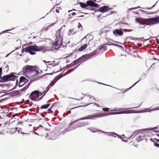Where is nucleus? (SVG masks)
Listing matches in <instances>:
<instances>
[{
  "instance_id": "obj_1",
  "label": "nucleus",
  "mask_w": 159,
  "mask_h": 159,
  "mask_svg": "<svg viewBox=\"0 0 159 159\" xmlns=\"http://www.w3.org/2000/svg\"><path fill=\"white\" fill-rule=\"evenodd\" d=\"M46 48L44 46H38L36 44L34 45H30L27 47L23 48L21 52L22 54L25 52H29L30 54L34 55L36 54L35 52L43 51V52L47 51Z\"/></svg>"
},
{
  "instance_id": "obj_2",
  "label": "nucleus",
  "mask_w": 159,
  "mask_h": 159,
  "mask_svg": "<svg viewBox=\"0 0 159 159\" xmlns=\"http://www.w3.org/2000/svg\"><path fill=\"white\" fill-rule=\"evenodd\" d=\"M56 38L54 42L52 43V49H48V51H56L60 48L63 44V38L60 35V32H56L55 34Z\"/></svg>"
},
{
  "instance_id": "obj_3",
  "label": "nucleus",
  "mask_w": 159,
  "mask_h": 159,
  "mask_svg": "<svg viewBox=\"0 0 159 159\" xmlns=\"http://www.w3.org/2000/svg\"><path fill=\"white\" fill-rule=\"evenodd\" d=\"M97 51V50H95L92 52L90 53L89 54H86V55H82L81 57L72 62L71 63V65L72 66H73L80 62H81L80 63L81 64L87 59L95 55L97 53V52H96Z\"/></svg>"
},
{
  "instance_id": "obj_4",
  "label": "nucleus",
  "mask_w": 159,
  "mask_h": 159,
  "mask_svg": "<svg viewBox=\"0 0 159 159\" xmlns=\"http://www.w3.org/2000/svg\"><path fill=\"white\" fill-rule=\"evenodd\" d=\"M103 116L102 115H96V114L89 115L84 117H83L77 120H74L73 122H71V123H70V126H72L73 125V124L74 123H76L79 120L86 119L94 120L95 119V118H96L102 117V116Z\"/></svg>"
},
{
  "instance_id": "obj_5",
  "label": "nucleus",
  "mask_w": 159,
  "mask_h": 159,
  "mask_svg": "<svg viewBox=\"0 0 159 159\" xmlns=\"http://www.w3.org/2000/svg\"><path fill=\"white\" fill-rule=\"evenodd\" d=\"M30 66L29 65H27L24 66L23 68V70L24 72H27L28 71H31L33 72H35L34 74L32 75L31 76V77H34L35 76H36L38 75L39 74V71L36 70L37 68L38 69V68L37 67H34V66L32 67V70H30L29 69Z\"/></svg>"
},
{
  "instance_id": "obj_6",
  "label": "nucleus",
  "mask_w": 159,
  "mask_h": 159,
  "mask_svg": "<svg viewBox=\"0 0 159 159\" xmlns=\"http://www.w3.org/2000/svg\"><path fill=\"white\" fill-rule=\"evenodd\" d=\"M148 19H144L142 18H136L135 20L136 23H138L140 25H151L152 23H149V21L148 20Z\"/></svg>"
},
{
  "instance_id": "obj_7",
  "label": "nucleus",
  "mask_w": 159,
  "mask_h": 159,
  "mask_svg": "<svg viewBox=\"0 0 159 159\" xmlns=\"http://www.w3.org/2000/svg\"><path fill=\"white\" fill-rule=\"evenodd\" d=\"M39 90H34L31 93L29 98L32 101H37V99L39 97Z\"/></svg>"
},
{
  "instance_id": "obj_8",
  "label": "nucleus",
  "mask_w": 159,
  "mask_h": 159,
  "mask_svg": "<svg viewBox=\"0 0 159 159\" xmlns=\"http://www.w3.org/2000/svg\"><path fill=\"white\" fill-rule=\"evenodd\" d=\"M157 128V127L152 128H148L147 129H144L142 130H136L134 131L132 135L128 139H130V138L133 137L135 135V136L137 135L138 134L139 135V134L140 133V131H153Z\"/></svg>"
},
{
  "instance_id": "obj_9",
  "label": "nucleus",
  "mask_w": 159,
  "mask_h": 159,
  "mask_svg": "<svg viewBox=\"0 0 159 159\" xmlns=\"http://www.w3.org/2000/svg\"><path fill=\"white\" fill-rule=\"evenodd\" d=\"M134 111V110H129L127 111H125L124 112H121V111H119L116 112V113H107V114L103 115L102 114H99V115H103V116H108L109 115H113V114H122L123 113H125V114H129V113H131V112H133V111Z\"/></svg>"
},
{
  "instance_id": "obj_10",
  "label": "nucleus",
  "mask_w": 159,
  "mask_h": 159,
  "mask_svg": "<svg viewBox=\"0 0 159 159\" xmlns=\"http://www.w3.org/2000/svg\"><path fill=\"white\" fill-rule=\"evenodd\" d=\"M125 30V29H122L120 28V29H116L113 30V33L114 35L115 36H121L123 35V31Z\"/></svg>"
},
{
  "instance_id": "obj_11",
  "label": "nucleus",
  "mask_w": 159,
  "mask_h": 159,
  "mask_svg": "<svg viewBox=\"0 0 159 159\" xmlns=\"http://www.w3.org/2000/svg\"><path fill=\"white\" fill-rule=\"evenodd\" d=\"M112 7L110 8L107 6H103L99 7L97 11L102 13H104L112 10Z\"/></svg>"
},
{
  "instance_id": "obj_12",
  "label": "nucleus",
  "mask_w": 159,
  "mask_h": 159,
  "mask_svg": "<svg viewBox=\"0 0 159 159\" xmlns=\"http://www.w3.org/2000/svg\"><path fill=\"white\" fill-rule=\"evenodd\" d=\"M149 21V23H152V25L155 24L159 23V16L157 17H152L151 18H148V19Z\"/></svg>"
},
{
  "instance_id": "obj_13",
  "label": "nucleus",
  "mask_w": 159,
  "mask_h": 159,
  "mask_svg": "<svg viewBox=\"0 0 159 159\" xmlns=\"http://www.w3.org/2000/svg\"><path fill=\"white\" fill-rule=\"evenodd\" d=\"M87 7L90 6L98 8L99 7V5L98 4L95 3L92 0H88L86 2Z\"/></svg>"
},
{
  "instance_id": "obj_14",
  "label": "nucleus",
  "mask_w": 159,
  "mask_h": 159,
  "mask_svg": "<svg viewBox=\"0 0 159 159\" xmlns=\"http://www.w3.org/2000/svg\"><path fill=\"white\" fill-rule=\"evenodd\" d=\"M147 136H148V135L147 134H144L141 133H139V134L138 137L136 138V140L137 142H139L144 140L145 137H146Z\"/></svg>"
},
{
  "instance_id": "obj_15",
  "label": "nucleus",
  "mask_w": 159,
  "mask_h": 159,
  "mask_svg": "<svg viewBox=\"0 0 159 159\" xmlns=\"http://www.w3.org/2000/svg\"><path fill=\"white\" fill-rule=\"evenodd\" d=\"M19 94V90H17L11 92L6 93V94L3 95L2 96L11 94V96L13 97L14 96H16Z\"/></svg>"
},
{
  "instance_id": "obj_16",
  "label": "nucleus",
  "mask_w": 159,
  "mask_h": 159,
  "mask_svg": "<svg viewBox=\"0 0 159 159\" xmlns=\"http://www.w3.org/2000/svg\"><path fill=\"white\" fill-rule=\"evenodd\" d=\"M13 74V73H10L9 74L7 75L9 81H14L18 77V76L14 75Z\"/></svg>"
},
{
  "instance_id": "obj_17",
  "label": "nucleus",
  "mask_w": 159,
  "mask_h": 159,
  "mask_svg": "<svg viewBox=\"0 0 159 159\" xmlns=\"http://www.w3.org/2000/svg\"><path fill=\"white\" fill-rule=\"evenodd\" d=\"M89 124L88 122H79L78 123L77 126H74L73 127V129H75L79 127L84 126L85 125H88Z\"/></svg>"
},
{
  "instance_id": "obj_18",
  "label": "nucleus",
  "mask_w": 159,
  "mask_h": 159,
  "mask_svg": "<svg viewBox=\"0 0 159 159\" xmlns=\"http://www.w3.org/2000/svg\"><path fill=\"white\" fill-rule=\"evenodd\" d=\"M25 80V77L23 76H21L20 78L19 84H18V86L19 87H22L24 85V84H23L22 85H20L21 83H24Z\"/></svg>"
},
{
  "instance_id": "obj_19",
  "label": "nucleus",
  "mask_w": 159,
  "mask_h": 159,
  "mask_svg": "<svg viewBox=\"0 0 159 159\" xmlns=\"http://www.w3.org/2000/svg\"><path fill=\"white\" fill-rule=\"evenodd\" d=\"M2 81H0V83L9 81L7 75H3L2 78Z\"/></svg>"
},
{
  "instance_id": "obj_20",
  "label": "nucleus",
  "mask_w": 159,
  "mask_h": 159,
  "mask_svg": "<svg viewBox=\"0 0 159 159\" xmlns=\"http://www.w3.org/2000/svg\"><path fill=\"white\" fill-rule=\"evenodd\" d=\"M93 103H90L89 104H87V105H85L80 106H78V107H74V108H71V109L70 108H69V109H70V110H72L73 109H75V108H78V107H86V106H88V105H90L91 104H93ZM94 105H95L96 106H97V107H101V106L99 105L97 103H94ZM68 109V108H67V110Z\"/></svg>"
},
{
  "instance_id": "obj_21",
  "label": "nucleus",
  "mask_w": 159,
  "mask_h": 159,
  "mask_svg": "<svg viewBox=\"0 0 159 159\" xmlns=\"http://www.w3.org/2000/svg\"><path fill=\"white\" fill-rule=\"evenodd\" d=\"M88 45L87 44H85L81 45L79 49L76 51H82L84 50L87 47Z\"/></svg>"
},
{
  "instance_id": "obj_22",
  "label": "nucleus",
  "mask_w": 159,
  "mask_h": 159,
  "mask_svg": "<svg viewBox=\"0 0 159 159\" xmlns=\"http://www.w3.org/2000/svg\"><path fill=\"white\" fill-rule=\"evenodd\" d=\"M62 77V76L61 75V74L58 75L57 76L55 77L54 79L53 80V81L54 82V83L53 84H55V83L60 79Z\"/></svg>"
},
{
  "instance_id": "obj_23",
  "label": "nucleus",
  "mask_w": 159,
  "mask_h": 159,
  "mask_svg": "<svg viewBox=\"0 0 159 159\" xmlns=\"http://www.w3.org/2000/svg\"><path fill=\"white\" fill-rule=\"evenodd\" d=\"M92 81V82H97V83H98L99 84H102L104 85H105L108 86H111V87H113L112 86H111V85H107V84H104V83H100V82H97L96 81L94 80H91V79H87L86 80H84L83 81Z\"/></svg>"
},
{
  "instance_id": "obj_24",
  "label": "nucleus",
  "mask_w": 159,
  "mask_h": 159,
  "mask_svg": "<svg viewBox=\"0 0 159 159\" xmlns=\"http://www.w3.org/2000/svg\"><path fill=\"white\" fill-rule=\"evenodd\" d=\"M79 4L80 6L83 8H84L86 9V8L88 7L86 3H85L83 2H79Z\"/></svg>"
},
{
  "instance_id": "obj_25",
  "label": "nucleus",
  "mask_w": 159,
  "mask_h": 159,
  "mask_svg": "<svg viewBox=\"0 0 159 159\" xmlns=\"http://www.w3.org/2000/svg\"><path fill=\"white\" fill-rule=\"evenodd\" d=\"M50 105V104L47 103L44 105H43L40 107L41 109H46Z\"/></svg>"
},
{
  "instance_id": "obj_26",
  "label": "nucleus",
  "mask_w": 159,
  "mask_h": 159,
  "mask_svg": "<svg viewBox=\"0 0 159 159\" xmlns=\"http://www.w3.org/2000/svg\"><path fill=\"white\" fill-rule=\"evenodd\" d=\"M108 45H112V46H115L116 47H119L121 49H124V48L123 46H122L118 44L114 43H112L111 44H108Z\"/></svg>"
},
{
  "instance_id": "obj_27",
  "label": "nucleus",
  "mask_w": 159,
  "mask_h": 159,
  "mask_svg": "<svg viewBox=\"0 0 159 159\" xmlns=\"http://www.w3.org/2000/svg\"><path fill=\"white\" fill-rule=\"evenodd\" d=\"M141 80V78H140V80L138 81H137V82L133 84L131 86H130V87H129V88H127V89H126L125 90V91H126V92L127 91H129V89H131L135 85L137 84V83H138L140 80Z\"/></svg>"
},
{
  "instance_id": "obj_28",
  "label": "nucleus",
  "mask_w": 159,
  "mask_h": 159,
  "mask_svg": "<svg viewBox=\"0 0 159 159\" xmlns=\"http://www.w3.org/2000/svg\"><path fill=\"white\" fill-rule=\"evenodd\" d=\"M111 135H109L113 136L114 138H116V136H117L118 138H120L119 137V135L114 132H111Z\"/></svg>"
},
{
  "instance_id": "obj_29",
  "label": "nucleus",
  "mask_w": 159,
  "mask_h": 159,
  "mask_svg": "<svg viewBox=\"0 0 159 159\" xmlns=\"http://www.w3.org/2000/svg\"><path fill=\"white\" fill-rule=\"evenodd\" d=\"M80 65V64L76 66H75L72 69H70L68 70V71L70 73L72 72V71H73L75 70Z\"/></svg>"
},
{
  "instance_id": "obj_30",
  "label": "nucleus",
  "mask_w": 159,
  "mask_h": 159,
  "mask_svg": "<svg viewBox=\"0 0 159 159\" xmlns=\"http://www.w3.org/2000/svg\"><path fill=\"white\" fill-rule=\"evenodd\" d=\"M134 111H133V112H131V113H141L143 112H145V109L144 110H139L137 111H135L134 110Z\"/></svg>"
},
{
  "instance_id": "obj_31",
  "label": "nucleus",
  "mask_w": 159,
  "mask_h": 159,
  "mask_svg": "<svg viewBox=\"0 0 159 159\" xmlns=\"http://www.w3.org/2000/svg\"><path fill=\"white\" fill-rule=\"evenodd\" d=\"M27 89V88L25 86L23 89L19 90H19V94H20V92H25Z\"/></svg>"
},
{
  "instance_id": "obj_32",
  "label": "nucleus",
  "mask_w": 159,
  "mask_h": 159,
  "mask_svg": "<svg viewBox=\"0 0 159 159\" xmlns=\"http://www.w3.org/2000/svg\"><path fill=\"white\" fill-rule=\"evenodd\" d=\"M14 29V28H13L11 29L3 31L2 32L0 33V34H4V33L8 32V31H11V30H13Z\"/></svg>"
},
{
  "instance_id": "obj_33",
  "label": "nucleus",
  "mask_w": 159,
  "mask_h": 159,
  "mask_svg": "<svg viewBox=\"0 0 159 159\" xmlns=\"http://www.w3.org/2000/svg\"><path fill=\"white\" fill-rule=\"evenodd\" d=\"M125 110V108H115V109L113 110V111H123Z\"/></svg>"
},
{
  "instance_id": "obj_34",
  "label": "nucleus",
  "mask_w": 159,
  "mask_h": 159,
  "mask_svg": "<svg viewBox=\"0 0 159 159\" xmlns=\"http://www.w3.org/2000/svg\"><path fill=\"white\" fill-rule=\"evenodd\" d=\"M72 67H73V66H72V65H71V63L70 64L67 65H66V67H64V68H65V70H66V69H68L69 68H71Z\"/></svg>"
},
{
  "instance_id": "obj_35",
  "label": "nucleus",
  "mask_w": 159,
  "mask_h": 159,
  "mask_svg": "<svg viewBox=\"0 0 159 159\" xmlns=\"http://www.w3.org/2000/svg\"><path fill=\"white\" fill-rule=\"evenodd\" d=\"M100 131L105 134L106 135H107L108 136H111V135H109L111 134V132H104V131H102V130H100Z\"/></svg>"
},
{
  "instance_id": "obj_36",
  "label": "nucleus",
  "mask_w": 159,
  "mask_h": 159,
  "mask_svg": "<svg viewBox=\"0 0 159 159\" xmlns=\"http://www.w3.org/2000/svg\"><path fill=\"white\" fill-rule=\"evenodd\" d=\"M71 130L69 129H67L65 131H64L63 132H61L60 133V134L61 135H64L65 133H66L68 131H70Z\"/></svg>"
},
{
  "instance_id": "obj_37",
  "label": "nucleus",
  "mask_w": 159,
  "mask_h": 159,
  "mask_svg": "<svg viewBox=\"0 0 159 159\" xmlns=\"http://www.w3.org/2000/svg\"><path fill=\"white\" fill-rule=\"evenodd\" d=\"M94 7H88L86 8V9L87 10H89L91 11H95L96 9L94 8Z\"/></svg>"
},
{
  "instance_id": "obj_38",
  "label": "nucleus",
  "mask_w": 159,
  "mask_h": 159,
  "mask_svg": "<svg viewBox=\"0 0 159 159\" xmlns=\"http://www.w3.org/2000/svg\"><path fill=\"white\" fill-rule=\"evenodd\" d=\"M45 89H46V90H43V96L45 95L46 94V93L48 91L49 89L48 88H45Z\"/></svg>"
},
{
  "instance_id": "obj_39",
  "label": "nucleus",
  "mask_w": 159,
  "mask_h": 159,
  "mask_svg": "<svg viewBox=\"0 0 159 159\" xmlns=\"http://www.w3.org/2000/svg\"><path fill=\"white\" fill-rule=\"evenodd\" d=\"M3 66H5V68H7V71L9 70L8 66L6 64L5 62L3 65Z\"/></svg>"
},
{
  "instance_id": "obj_40",
  "label": "nucleus",
  "mask_w": 159,
  "mask_h": 159,
  "mask_svg": "<svg viewBox=\"0 0 159 159\" xmlns=\"http://www.w3.org/2000/svg\"><path fill=\"white\" fill-rule=\"evenodd\" d=\"M102 109L103 111H104L107 112L109 111V110L110 109L107 107H105L102 108Z\"/></svg>"
},
{
  "instance_id": "obj_41",
  "label": "nucleus",
  "mask_w": 159,
  "mask_h": 159,
  "mask_svg": "<svg viewBox=\"0 0 159 159\" xmlns=\"http://www.w3.org/2000/svg\"><path fill=\"white\" fill-rule=\"evenodd\" d=\"M145 111L148 112L149 111L150 112H151L152 111H154L153 109H150L149 110L148 108H146L145 109Z\"/></svg>"
},
{
  "instance_id": "obj_42",
  "label": "nucleus",
  "mask_w": 159,
  "mask_h": 159,
  "mask_svg": "<svg viewBox=\"0 0 159 159\" xmlns=\"http://www.w3.org/2000/svg\"><path fill=\"white\" fill-rule=\"evenodd\" d=\"M158 1V0L157 1ZM157 2H156V3L155 4H154L151 7H147L145 9H151L153 7H154L155 6V5L156 4V3Z\"/></svg>"
},
{
  "instance_id": "obj_43",
  "label": "nucleus",
  "mask_w": 159,
  "mask_h": 159,
  "mask_svg": "<svg viewBox=\"0 0 159 159\" xmlns=\"http://www.w3.org/2000/svg\"><path fill=\"white\" fill-rule=\"evenodd\" d=\"M32 81L31 80H30L29 82V83H28V84L25 85V86L28 89L29 87L30 86V84H31V83H32Z\"/></svg>"
},
{
  "instance_id": "obj_44",
  "label": "nucleus",
  "mask_w": 159,
  "mask_h": 159,
  "mask_svg": "<svg viewBox=\"0 0 159 159\" xmlns=\"http://www.w3.org/2000/svg\"><path fill=\"white\" fill-rule=\"evenodd\" d=\"M140 7V6H139L138 7H132V8H130L129 9V10H134L135 9L139 8Z\"/></svg>"
},
{
  "instance_id": "obj_45",
  "label": "nucleus",
  "mask_w": 159,
  "mask_h": 159,
  "mask_svg": "<svg viewBox=\"0 0 159 159\" xmlns=\"http://www.w3.org/2000/svg\"><path fill=\"white\" fill-rule=\"evenodd\" d=\"M55 73H56L55 72V73H46V74H45L43 75V76H45V75H52L53 74Z\"/></svg>"
},
{
  "instance_id": "obj_46",
  "label": "nucleus",
  "mask_w": 159,
  "mask_h": 159,
  "mask_svg": "<svg viewBox=\"0 0 159 159\" xmlns=\"http://www.w3.org/2000/svg\"><path fill=\"white\" fill-rule=\"evenodd\" d=\"M153 143H154V145L155 146L159 148V144L156 143L155 141H153Z\"/></svg>"
},
{
  "instance_id": "obj_47",
  "label": "nucleus",
  "mask_w": 159,
  "mask_h": 159,
  "mask_svg": "<svg viewBox=\"0 0 159 159\" xmlns=\"http://www.w3.org/2000/svg\"><path fill=\"white\" fill-rule=\"evenodd\" d=\"M119 137L120 138L119 139L121 140V139H123V138L126 139V138L125 137V135L124 134H122L121 136H120L119 135Z\"/></svg>"
},
{
  "instance_id": "obj_48",
  "label": "nucleus",
  "mask_w": 159,
  "mask_h": 159,
  "mask_svg": "<svg viewBox=\"0 0 159 159\" xmlns=\"http://www.w3.org/2000/svg\"><path fill=\"white\" fill-rule=\"evenodd\" d=\"M25 81H24V83H23V84H24V85L26 83H27L28 81H29V80H28L25 77Z\"/></svg>"
},
{
  "instance_id": "obj_49",
  "label": "nucleus",
  "mask_w": 159,
  "mask_h": 159,
  "mask_svg": "<svg viewBox=\"0 0 159 159\" xmlns=\"http://www.w3.org/2000/svg\"><path fill=\"white\" fill-rule=\"evenodd\" d=\"M52 86V84H50L46 88L49 89Z\"/></svg>"
},
{
  "instance_id": "obj_50",
  "label": "nucleus",
  "mask_w": 159,
  "mask_h": 159,
  "mask_svg": "<svg viewBox=\"0 0 159 159\" xmlns=\"http://www.w3.org/2000/svg\"><path fill=\"white\" fill-rule=\"evenodd\" d=\"M78 28L79 29H80V27H81V28H82V25L80 23H78Z\"/></svg>"
},
{
  "instance_id": "obj_51",
  "label": "nucleus",
  "mask_w": 159,
  "mask_h": 159,
  "mask_svg": "<svg viewBox=\"0 0 159 159\" xmlns=\"http://www.w3.org/2000/svg\"><path fill=\"white\" fill-rule=\"evenodd\" d=\"M15 51V50H14L13 51H11V52L8 53L7 54L6 56L5 57H7L9 56V55L11 54V53L13 52H14Z\"/></svg>"
},
{
  "instance_id": "obj_52",
  "label": "nucleus",
  "mask_w": 159,
  "mask_h": 159,
  "mask_svg": "<svg viewBox=\"0 0 159 159\" xmlns=\"http://www.w3.org/2000/svg\"><path fill=\"white\" fill-rule=\"evenodd\" d=\"M2 67H0V76H2Z\"/></svg>"
},
{
  "instance_id": "obj_53",
  "label": "nucleus",
  "mask_w": 159,
  "mask_h": 159,
  "mask_svg": "<svg viewBox=\"0 0 159 159\" xmlns=\"http://www.w3.org/2000/svg\"><path fill=\"white\" fill-rule=\"evenodd\" d=\"M133 38V37H132V36H127L126 37V39H130L131 40H132Z\"/></svg>"
},
{
  "instance_id": "obj_54",
  "label": "nucleus",
  "mask_w": 159,
  "mask_h": 159,
  "mask_svg": "<svg viewBox=\"0 0 159 159\" xmlns=\"http://www.w3.org/2000/svg\"><path fill=\"white\" fill-rule=\"evenodd\" d=\"M120 24H124L126 25H127L128 26L129 25V24L128 23H124V22H122L121 23H118V24H120Z\"/></svg>"
},
{
  "instance_id": "obj_55",
  "label": "nucleus",
  "mask_w": 159,
  "mask_h": 159,
  "mask_svg": "<svg viewBox=\"0 0 159 159\" xmlns=\"http://www.w3.org/2000/svg\"><path fill=\"white\" fill-rule=\"evenodd\" d=\"M64 70H65V68H64V67H63L62 69H61H61H60V71H57V72H56V73H58V72H60V71H62L63 70H64Z\"/></svg>"
},
{
  "instance_id": "obj_56",
  "label": "nucleus",
  "mask_w": 159,
  "mask_h": 159,
  "mask_svg": "<svg viewBox=\"0 0 159 159\" xmlns=\"http://www.w3.org/2000/svg\"><path fill=\"white\" fill-rule=\"evenodd\" d=\"M141 11V12H144V13H146L147 12V11H144L143 10H142V9H140V11Z\"/></svg>"
},
{
  "instance_id": "obj_57",
  "label": "nucleus",
  "mask_w": 159,
  "mask_h": 159,
  "mask_svg": "<svg viewBox=\"0 0 159 159\" xmlns=\"http://www.w3.org/2000/svg\"><path fill=\"white\" fill-rule=\"evenodd\" d=\"M143 38H136V39H135V40H139L140 39H142Z\"/></svg>"
},
{
  "instance_id": "obj_58",
  "label": "nucleus",
  "mask_w": 159,
  "mask_h": 159,
  "mask_svg": "<svg viewBox=\"0 0 159 159\" xmlns=\"http://www.w3.org/2000/svg\"><path fill=\"white\" fill-rule=\"evenodd\" d=\"M44 96H43V95L41 97H40V98H38L37 99V101L38 100H41V99H42V98H43V97Z\"/></svg>"
},
{
  "instance_id": "obj_59",
  "label": "nucleus",
  "mask_w": 159,
  "mask_h": 159,
  "mask_svg": "<svg viewBox=\"0 0 159 159\" xmlns=\"http://www.w3.org/2000/svg\"><path fill=\"white\" fill-rule=\"evenodd\" d=\"M7 99V98H2V99H1V101L2 102V101H5Z\"/></svg>"
},
{
  "instance_id": "obj_60",
  "label": "nucleus",
  "mask_w": 159,
  "mask_h": 159,
  "mask_svg": "<svg viewBox=\"0 0 159 159\" xmlns=\"http://www.w3.org/2000/svg\"><path fill=\"white\" fill-rule=\"evenodd\" d=\"M121 140L122 142H125V143H126L128 142V141L126 140H124V139H121Z\"/></svg>"
},
{
  "instance_id": "obj_61",
  "label": "nucleus",
  "mask_w": 159,
  "mask_h": 159,
  "mask_svg": "<svg viewBox=\"0 0 159 159\" xmlns=\"http://www.w3.org/2000/svg\"><path fill=\"white\" fill-rule=\"evenodd\" d=\"M73 30H74L73 29V30H71V29L69 30V32L70 33V34H71L72 33V32L73 31Z\"/></svg>"
},
{
  "instance_id": "obj_62",
  "label": "nucleus",
  "mask_w": 159,
  "mask_h": 159,
  "mask_svg": "<svg viewBox=\"0 0 159 159\" xmlns=\"http://www.w3.org/2000/svg\"><path fill=\"white\" fill-rule=\"evenodd\" d=\"M18 85V80H17L16 81V86H17Z\"/></svg>"
},
{
  "instance_id": "obj_63",
  "label": "nucleus",
  "mask_w": 159,
  "mask_h": 159,
  "mask_svg": "<svg viewBox=\"0 0 159 159\" xmlns=\"http://www.w3.org/2000/svg\"><path fill=\"white\" fill-rule=\"evenodd\" d=\"M39 114L40 115V116H42L44 118V117H45V116L44 115H43L42 113H39Z\"/></svg>"
},
{
  "instance_id": "obj_64",
  "label": "nucleus",
  "mask_w": 159,
  "mask_h": 159,
  "mask_svg": "<svg viewBox=\"0 0 159 159\" xmlns=\"http://www.w3.org/2000/svg\"><path fill=\"white\" fill-rule=\"evenodd\" d=\"M76 13L75 12H72V13H71V15H72V16H75V15H76Z\"/></svg>"
}]
</instances>
